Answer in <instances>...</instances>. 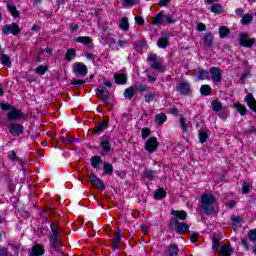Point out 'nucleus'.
Segmentation results:
<instances>
[{
    "label": "nucleus",
    "mask_w": 256,
    "mask_h": 256,
    "mask_svg": "<svg viewBox=\"0 0 256 256\" xmlns=\"http://www.w3.org/2000/svg\"><path fill=\"white\" fill-rule=\"evenodd\" d=\"M242 220L239 217H232V227L233 229H239L241 227Z\"/></svg>",
    "instance_id": "nucleus-36"
},
{
    "label": "nucleus",
    "mask_w": 256,
    "mask_h": 256,
    "mask_svg": "<svg viewBox=\"0 0 256 256\" xmlns=\"http://www.w3.org/2000/svg\"><path fill=\"white\" fill-rule=\"evenodd\" d=\"M48 70L49 68L45 65H40L35 69L37 75H45Z\"/></svg>",
    "instance_id": "nucleus-37"
},
{
    "label": "nucleus",
    "mask_w": 256,
    "mask_h": 256,
    "mask_svg": "<svg viewBox=\"0 0 256 256\" xmlns=\"http://www.w3.org/2000/svg\"><path fill=\"white\" fill-rule=\"evenodd\" d=\"M157 147H159V142L157 141V137H150L145 144V149L148 153H153L157 151Z\"/></svg>",
    "instance_id": "nucleus-8"
},
{
    "label": "nucleus",
    "mask_w": 256,
    "mask_h": 256,
    "mask_svg": "<svg viewBox=\"0 0 256 256\" xmlns=\"http://www.w3.org/2000/svg\"><path fill=\"white\" fill-rule=\"evenodd\" d=\"M220 253L222 256H231V253H233V250H231V246H223L220 249Z\"/></svg>",
    "instance_id": "nucleus-33"
},
{
    "label": "nucleus",
    "mask_w": 256,
    "mask_h": 256,
    "mask_svg": "<svg viewBox=\"0 0 256 256\" xmlns=\"http://www.w3.org/2000/svg\"><path fill=\"white\" fill-rule=\"evenodd\" d=\"M122 3L125 7H133V5L137 4V0H122Z\"/></svg>",
    "instance_id": "nucleus-49"
},
{
    "label": "nucleus",
    "mask_w": 256,
    "mask_h": 256,
    "mask_svg": "<svg viewBox=\"0 0 256 256\" xmlns=\"http://www.w3.org/2000/svg\"><path fill=\"white\" fill-rule=\"evenodd\" d=\"M212 243H213L212 249L214 251H218L219 250V240L214 237V238H212Z\"/></svg>",
    "instance_id": "nucleus-53"
},
{
    "label": "nucleus",
    "mask_w": 256,
    "mask_h": 256,
    "mask_svg": "<svg viewBox=\"0 0 256 256\" xmlns=\"http://www.w3.org/2000/svg\"><path fill=\"white\" fill-rule=\"evenodd\" d=\"M255 38H250L247 34H240L239 43L241 47H247L251 49L255 45Z\"/></svg>",
    "instance_id": "nucleus-6"
},
{
    "label": "nucleus",
    "mask_w": 256,
    "mask_h": 256,
    "mask_svg": "<svg viewBox=\"0 0 256 256\" xmlns=\"http://www.w3.org/2000/svg\"><path fill=\"white\" fill-rule=\"evenodd\" d=\"M249 191H251V186H249V184L247 183H244L242 187V193H244V195H247Z\"/></svg>",
    "instance_id": "nucleus-55"
},
{
    "label": "nucleus",
    "mask_w": 256,
    "mask_h": 256,
    "mask_svg": "<svg viewBox=\"0 0 256 256\" xmlns=\"http://www.w3.org/2000/svg\"><path fill=\"white\" fill-rule=\"evenodd\" d=\"M0 61L2 65H5V67H11V58L7 54H2Z\"/></svg>",
    "instance_id": "nucleus-28"
},
{
    "label": "nucleus",
    "mask_w": 256,
    "mask_h": 256,
    "mask_svg": "<svg viewBox=\"0 0 256 256\" xmlns=\"http://www.w3.org/2000/svg\"><path fill=\"white\" fill-rule=\"evenodd\" d=\"M245 101L252 111L256 113V100L255 97H253V94H247L245 97Z\"/></svg>",
    "instance_id": "nucleus-16"
},
{
    "label": "nucleus",
    "mask_w": 256,
    "mask_h": 256,
    "mask_svg": "<svg viewBox=\"0 0 256 256\" xmlns=\"http://www.w3.org/2000/svg\"><path fill=\"white\" fill-rule=\"evenodd\" d=\"M217 206V198L213 194H203L200 201V207L207 215H211Z\"/></svg>",
    "instance_id": "nucleus-1"
},
{
    "label": "nucleus",
    "mask_w": 256,
    "mask_h": 256,
    "mask_svg": "<svg viewBox=\"0 0 256 256\" xmlns=\"http://www.w3.org/2000/svg\"><path fill=\"white\" fill-rule=\"evenodd\" d=\"M200 92L202 95H209L211 93V86L209 85H202L200 88Z\"/></svg>",
    "instance_id": "nucleus-46"
},
{
    "label": "nucleus",
    "mask_w": 256,
    "mask_h": 256,
    "mask_svg": "<svg viewBox=\"0 0 256 256\" xmlns=\"http://www.w3.org/2000/svg\"><path fill=\"white\" fill-rule=\"evenodd\" d=\"M77 43H81V45H89L93 43V39L89 36H80L76 38Z\"/></svg>",
    "instance_id": "nucleus-21"
},
{
    "label": "nucleus",
    "mask_w": 256,
    "mask_h": 256,
    "mask_svg": "<svg viewBox=\"0 0 256 256\" xmlns=\"http://www.w3.org/2000/svg\"><path fill=\"white\" fill-rule=\"evenodd\" d=\"M52 246L54 251L59 252L61 249V242H59V238L52 239Z\"/></svg>",
    "instance_id": "nucleus-44"
},
{
    "label": "nucleus",
    "mask_w": 256,
    "mask_h": 256,
    "mask_svg": "<svg viewBox=\"0 0 256 256\" xmlns=\"http://www.w3.org/2000/svg\"><path fill=\"white\" fill-rule=\"evenodd\" d=\"M196 81H203L205 79H209V71L201 70L196 74Z\"/></svg>",
    "instance_id": "nucleus-22"
},
{
    "label": "nucleus",
    "mask_w": 256,
    "mask_h": 256,
    "mask_svg": "<svg viewBox=\"0 0 256 256\" xmlns=\"http://www.w3.org/2000/svg\"><path fill=\"white\" fill-rule=\"evenodd\" d=\"M153 99H155V94L154 93L149 92L145 95L146 103H151V101H153Z\"/></svg>",
    "instance_id": "nucleus-51"
},
{
    "label": "nucleus",
    "mask_w": 256,
    "mask_h": 256,
    "mask_svg": "<svg viewBox=\"0 0 256 256\" xmlns=\"http://www.w3.org/2000/svg\"><path fill=\"white\" fill-rule=\"evenodd\" d=\"M180 127L182 128V131L184 133H187V131H189V126H187V122H185V117L180 116Z\"/></svg>",
    "instance_id": "nucleus-40"
},
{
    "label": "nucleus",
    "mask_w": 256,
    "mask_h": 256,
    "mask_svg": "<svg viewBox=\"0 0 256 256\" xmlns=\"http://www.w3.org/2000/svg\"><path fill=\"white\" fill-rule=\"evenodd\" d=\"M198 238H199V233H194V234L191 235L190 241L192 243H195V241H197Z\"/></svg>",
    "instance_id": "nucleus-62"
},
{
    "label": "nucleus",
    "mask_w": 256,
    "mask_h": 256,
    "mask_svg": "<svg viewBox=\"0 0 256 256\" xmlns=\"http://www.w3.org/2000/svg\"><path fill=\"white\" fill-rule=\"evenodd\" d=\"M135 89L138 91H147V86L146 84H135Z\"/></svg>",
    "instance_id": "nucleus-56"
},
{
    "label": "nucleus",
    "mask_w": 256,
    "mask_h": 256,
    "mask_svg": "<svg viewBox=\"0 0 256 256\" xmlns=\"http://www.w3.org/2000/svg\"><path fill=\"white\" fill-rule=\"evenodd\" d=\"M165 197H167V192H165V190L163 188L156 190V192L154 193V198L157 201H159L161 199H165Z\"/></svg>",
    "instance_id": "nucleus-23"
},
{
    "label": "nucleus",
    "mask_w": 256,
    "mask_h": 256,
    "mask_svg": "<svg viewBox=\"0 0 256 256\" xmlns=\"http://www.w3.org/2000/svg\"><path fill=\"white\" fill-rule=\"evenodd\" d=\"M250 241L256 243V230H250L248 233Z\"/></svg>",
    "instance_id": "nucleus-52"
},
{
    "label": "nucleus",
    "mask_w": 256,
    "mask_h": 256,
    "mask_svg": "<svg viewBox=\"0 0 256 256\" xmlns=\"http://www.w3.org/2000/svg\"><path fill=\"white\" fill-rule=\"evenodd\" d=\"M199 139H200V143H205V141H207V132H200L199 133Z\"/></svg>",
    "instance_id": "nucleus-54"
},
{
    "label": "nucleus",
    "mask_w": 256,
    "mask_h": 256,
    "mask_svg": "<svg viewBox=\"0 0 256 256\" xmlns=\"http://www.w3.org/2000/svg\"><path fill=\"white\" fill-rule=\"evenodd\" d=\"M169 33L164 32L162 33V37L158 39L157 45L160 49H165V47H169Z\"/></svg>",
    "instance_id": "nucleus-13"
},
{
    "label": "nucleus",
    "mask_w": 256,
    "mask_h": 256,
    "mask_svg": "<svg viewBox=\"0 0 256 256\" xmlns=\"http://www.w3.org/2000/svg\"><path fill=\"white\" fill-rule=\"evenodd\" d=\"M171 215L174 216L172 219H176V221H185L187 219V212L185 210H172Z\"/></svg>",
    "instance_id": "nucleus-15"
},
{
    "label": "nucleus",
    "mask_w": 256,
    "mask_h": 256,
    "mask_svg": "<svg viewBox=\"0 0 256 256\" xmlns=\"http://www.w3.org/2000/svg\"><path fill=\"white\" fill-rule=\"evenodd\" d=\"M210 75L213 83H221V80L223 79V74H221V69H219L218 67H212L210 69Z\"/></svg>",
    "instance_id": "nucleus-9"
},
{
    "label": "nucleus",
    "mask_w": 256,
    "mask_h": 256,
    "mask_svg": "<svg viewBox=\"0 0 256 256\" xmlns=\"http://www.w3.org/2000/svg\"><path fill=\"white\" fill-rule=\"evenodd\" d=\"M11 135H13V137H19V135H21V133H23V131H25V129L23 128V126L21 124H10V126L8 127Z\"/></svg>",
    "instance_id": "nucleus-11"
},
{
    "label": "nucleus",
    "mask_w": 256,
    "mask_h": 256,
    "mask_svg": "<svg viewBox=\"0 0 256 256\" xmlns=\"http://www.w3.org/2000/svg\"><path fill=\"white\" fill-rule=\"evenodd\" d=\"M97 97L106 105L109 104V101H111V95H109V91L104 86H99L97 88Z\"/></svg>",
    "instance_id": "nucleus-4"
},
{
    "label": "nucleus",
    "mask_w": 256,
    "mask_h": 256,
    "mask_svg": "<svg viewBox=\"0 0 256 256\" xmlns=\"http://www.w3.org/2000/svg\"><path fill=\"white\" fill-rule=\"evenodd\" d=\"M178 91L181 95H190L191 84L187 81L180 82L178 85Z\"/></svg>",
    "instance_id": "nucleus-12"
},
{
    "label": "nucleus",
    "mask_w": 256,
    "mask_h": 256,
    "mask_svg": "<svg viewBox=\"0 0 256 256\" xmlns=\"http://www.w3.org/2000/svg\"><path fill=\"white\" fill-rule=\"evenodd\" d=\"M142 139H147V137H149V135H151V129L149 128H142Z\"/></svg>",
    "instance_id": "nucleus-48"
},
{
    "label": "nucleus",
    "mask_w": 256,
    "mask_h": 256,
    "mask_svg": "<svg viewBox=\"0 0 256 256\" xmlns=\"http://www.w3.org/2000/svg\"><path fill=\"white\" fill-rule=\"evenodd\" d=\"M7 7L12 17H14V19H17V17H19V11H17V7L15 5H8Z\"/></svg>",
    "instance_id": "nucleus-35"
},
{
    "label": "nucleus",
    "mask_w": 256,
    "mask_h": 256,
    "mask_svg": "<svg viewBox=\"0 0 256 256\" xmlns=\"http://www.w3.org/2000/svg\"><path fill=\"white\" fill-rule=\"evenodd\" d=\"M153 25H165V14H163V12L158 13V15L154 18Z\"/></svg>",
    "instance_id": "nucleus-18"
},
{
    "label": "nucleus",
    "mask_w": 256,
    "mask_h": 256,
    "mask_svg": "<svg viewBox=\"0 0 256 256\" xmlns=\"http://www.w3.org/2000/svg\"><path fill=\"white\" fill-rule=\"evenodd\" d=\"M89 179H90L91 185H93V187H96V189H100V190L105 189V184H103V181L97 178V176L90 174Z\"/></svg>",
    "instance_id": "nucleus-14"
},
{
    "label": "nucleus",
    "mask_w": 256,
    "mask_h": 256,
    "mask_svg": "<svg viewBox=\"0 0 256 256\" xmlns=\"http://www.w3.org/2000/svg\"><path fill=\"white\" fill-rule=\"evenodd\" d=\"M23 117H25V114H23V112L15 109V108H12L8 112V120L9 121H19V119H23Z\"/></svg>",
    "instance_id": "nucleus-10"
},
{
    "label": "nucleus",
    "mask_w": 256,
    "mask_h": 256,
    "mask_svg": "<svg viewBox=\"0 0 256 256\" xmlns=\"http://www.w3.org/2000/svg\"><path fill=\"white\" fill-rule=\"evenodd\" d=\"M197 29H198L199 31H205V30L207 29V27L205 26V24L199 23V24L197 25Z\"/></svg>",
    "instance_id": "nucleus-63"
},
{
    "label": "nucleus",
    "mask_w": 256,
    "mask_h": 256,
    "mask_svg": "<svg viewBox=\"0 0 256 256\" xmlns=\"http://www.w3.org/2000/svg\"><path fill=\"white\" fill-rule=\"evenodd\" d=\"M73 73L74 75L85 77L87 75V66L81 62H76L73 64Z\"/></svg>",
    "instance_id": "nucleus-7"
},
{
    "label": "nucleus",
    "mask_w": 256,
    "mask_h": 256,
    "mask_svg": "<svg viewBox=\"0 0 256 256\" xmlns=\"http://www.w3.org/2000/svg\"><path fill=\"white\" fill-rule=\"evenodd\" d=\"M74 57H77V52L75 51V49H69L66 52V59H67V61H72V59Z\"/></svg>",
    "instance_id": "nucleus-41"
},
{
    "label": "nucleus",
    "mask_w": 256,
    "mask_h": 256,
    "mask_svg": "<svg viewBox=\"0 0 256 256\" xmlns=\"http://www.w3.org/2000/svg\"><path fill=\"white\" fill-rule=\"evenodd\" d=\"M107 125H109L107 121H103L102 123H100L98 126H96V133H101L102 131H105V129H107Z\"/></svg>",
    "instance_id": "nucleus-42"
},
{
    "label": "nucleus",
    "mask_w": 256,
    "mask_h": 256,
    "mask_svg": "<svg viewBox=\"0 0 256 256\" xmlns=\"http://www.w3.org/2000/svg\"><path fill=\"white\" fill-rule=\"evenodd\" d=\"M134 95H135V88H133V86H130L124 91L125 99H133Z\"/></svg>",
    "instance_id": "nucleus-27"
},
{
    "label": "nucleus",
    "mask_w": 256,
    "mask_h": 256,
    "mask_svg": "<svg viewBox=\"0 0 256 256\" xmlns=\"http://www.w3.org/2000/svg\"><path fill=\"white\" fill-rule=\"evenodd\" d=\"M204 45L211 47L213 45V34L208 33L204 37Z\"/></svg>",
    "instance_id": "nucleus-31"
},
{
    "label": "nucleus",
    "mask_w": 256,
    "mask_h": 256,
    "mask_svg": "<svg viewBox=\"0 0 256 256\" xmlns=\"http://www.w3.org/2000/svg\"><path fill=\"white\" fill-rule=\"evenodd\" d=\"M222 10L223 8L219 4H213L211 7L212 13H221Z\"/></svg>",
    "instance_id": "nucleus-47"
},
{
    "label": "nucleus",
    "mask_w": 256,
    "mask_h": 256,
    "mask_svg": "<svg viewBox=\"0 0 256 256\" xmlns=\"http://www.w3.org/2000/svg\"><path fill=\"white\" fill-rule=\"evenodd\" d=\"M166 23H175V20L170 15H164V25Z\"/></svg>",
    "instance_id": "nucleus-57"
},
{
    "label": "nucleus",
    "mask_w": 256,
    "mask_h": 256,
    "mask_svg": "<svg viewBox=\"0 0 256 256\" xmlns=\"http://www.w3.org/2000/svg\"><path fill=\"white\" fill-rule=\"evenodd\" d=\"M167 121V116L165 114H157L154 118V123L156 125H163Z\"/></svg>",
    "instance_id": "nucleus-25"
},
{
    "label": "nucleus",
    "mask_w": 256,
    "mask_h": 256,
    "mask_svg": "<svg viewBox=\"0 0 256 256\" xmlns=\"http://www.w3.org/2000/svg\"><path fill=\"white\" fill-rule=\"evenodd\" d=\"M41 255H45V249L41 244H35L32 247V253L30 254V256H41Z\"/></svg>",
    "instance_id": "nucleus-17"
},
{
    "label": "nucleus",
    "mask_w": 256,
    "mask_h": 256,
    "mask_svg": "<svg viewBox=\"0 0 256 256\" xmlns=\"http://www.w3.org/2000/svg\"><path fill=\"white\" fill-rule=\"evenodd\" d=\"M0 256H11V253L6 248H0Z\"/></svg>",
    "instance_id": "nucleus-59"
},
{
    "label": "nucleus",
    "mask_w": 256,
    "mask_h": 256,
    "mask_svg": "<svg viewBox=\"0 0 256 256\" xmlns=\"http://www.w3.org/2000/svg\"><path fill=\"white\" fill-rule=\"evenodd\" d=\"M235 109L238 111V113H240V115H245V113H247V107H245V105L237 102L234 105Z\"/></svg>",
    "instance_id": "nucleus-30"
},
{
    "label": "nucleus",
    "mask_w": 256,
    "mask_h": 256,
    "mask_svg": "<svg viewBox=\"0 0 256 256\" xmlns=\"http://www.w3.org/2000/svg\"><path fill=\"white\" fill-rule=\"evenodd\" d=\"M0 107L3 109V111H11V109H13V107L9 104H1Z\"/></svg>",
    "instance_id": "nucleus-60"
},
{
    "label": "nucleus",
    "mask_w": 256,
    "mask_h": 256,
    "mask_svg": "<svg viewBox=\"0 0 256 256\" xmlns=\"http://www.w3.org/2000/svg\"><path fill=\"white\" fill-rule=\"evenodd\" d=\"M148 63H150V67H152V69H155L156 71H165V66L163 65V63L157 60V54L150 55L148 57Z\"/></svg>",
    "instance_id": "nucleus-3"
},
{
    "label": "nucleus",
    "mask_w": 256,
    "mask_h": 256,
    "mask_svg": "<svg viewBox=\"0 0 256 256\" xmlns=\"http://www.w3.org/2000/svg\"><path fill=\"white\" fill-rule=\"evenodd\" d=\"M156 172L151 170L144 171V177H147V179H153L155 177Z\"/></svg>",
    "instance_id": "nucleus-50"
},
{
    "label": "nucleus",
    "mask_w": 256,
    "mask_h": 256,
    "mask_svg": "<svg viewBox=\"0 0 256 256\" xmlns=\"http://www.w3.org/2000/svg\"><path fill=\"white\" fill-rule=\"evenodd\" d=\"M104 173L106 175L113 174V166L110 163H104Z\"/></svg>",
    "instance_id": "nucleus-45"
},
{
    "label": "nucleus",
    "mask_w": 256,
    "mask_h": 256,
    "mask_svg": "<svg viewBox=\"0 0 256 256\" xmlns=\"http://www.w3.org/2000/svg\"><path fill=\"white\" fill-rule=\"evenodd\" d=\"M51 231L50 239H59V226L57 224H51Z\"/></svg>",
    "instance_id": "nucleus-24"
},
{
    "label": "nucleus",
    "mask_w": 256,
    "mask_h": 256,
    "mask_svg": "<svg viewBox=\"0 0 256 256\" xmlns=\"http://www.w3.org/2000/svg\"><path fill=\"white\" fill-rule=\"evenodd\" d=\"M212 109L213 111H221V109H223V105L218 100H214L212 102Z\"/></svg>",
    "instance_id": "nucleus-43"
},
{
    "label": "nucleus",
    "mask_w": 256,
    "mask_h": 256,
    "mask_svg": "<svg viewBox=\"0 0 256 256\" xmlns=\"http://www.w3.org/2000/svg\"><path fill=\"white\" fill-rule=\"evenodd\" d=\"M169 227H170V229L177 231L181 235H183V233H187V231H189V224H187L185 222H179L177 219H171L170 223H169Z\"/></svg>",
    "instance_id": "nucleus-2"
},
{
    "label": "nucleus",
    "mask_w": 256,
    "mask_h": 256,
    "mask_svg": "<svg viewBox=\"0 0 256 256\" xmlns=\"http://www.w3.org/2000/svg\"><path fill=\"white\" fill-rule=\"evenodd\" d=\"M229 28H227L226 26H222L219 28V36L221 37V39H225L226 37H229Z\"/></svg>",
    "instance_id": "nucleus-29"
},
{
    "label": "nucleus",
    "mask_w": 256,
    "mask_h": 256,
    "mask_svg": "<svg viewBox=\"0 0 256 256\" xmlns=\"http://www.w3.org/2000/svg\"><path fill=\"white\" fill-rule=\"evenodd\" d=\"M2 33L3 35H9L10 33L12 35H17L18 33H21V28H19L17 23L8 24L3 27Z\"/></svg>",
    "instance_id": "nucleus-5"
},
{
    "label": "nucleus",
    "mask_w": 256,
    "mask_h": 256,
    "mask_svg": "<svg viewBox=\"0 0 256 256\" xmlns=\"http://www.w3.org/2000/svg\"><path fill=\"white\" fill-rule=\"evenodd\" d=\"M135 21L138 25H143L145 23V20L141 16H135Z\"/></svg>",
    "instance_id": "nucleus-61"
},
{
    "label": "nucleus",
    "mask_w": 256,
    "mask_h": 256,
    "mask_svg": "<svg viewBox=\"0 0 256 256\" xmlns=\"http://www.w3.org/2000/svg\"><path fill=\"white\" fill-rule=\"evenodd\" d=\"M168 253L170 256H177V253H179V248L177 247V245L172 244L168 248Z\"/></svg>",
    "instance_id": "nucleus-38"
},
{
    "label": "nucleus",
    "mask_w": 256,
    "mask_h": 256,
    "mask_svg": "<svg viewBox=\"0 0 256 256\" xmlns=\"http://www.w3.org/2000/svg\"><path fill=\"white\" fill-rule=\"evenodd\" d=\"M120 29L122 31H128L129 30V20L127 18H122L120 21Z\"/></svg>",
    "instance_id": "nucleus-34"
},
{
    "label": "nucleus",
    "mask_w": 256,
    "mask_h": 256,
    "mask_svg": "<svg viewBox=\"0 0 256 256\" xmlns=\"http://www.w3.org/2000/svg\"><path fill=\"white\" fill-rule=\"evenodd\" d=\"M118 45H119V47H121L123 49V47H125V45H127V41L126 40H118Z\"/></svg>",
    "instance_id": "nucleus-64"
},
{
    "label": "nucleus",
    "mask_w": 256,
    "mask_h": 256,
    "mask_svg": "<svg viewBox=\"0 0 256 256\" xmlns=\"http://www.w3.org/2000/svg\"><path fill=\"white\" fill-rule=\"evenodd\" d=\"M251 21H253V15L245 14L242 17L241 23H242V25H249V23H251Z\"/></svg>",
    "instance_id": "nucleus-39"
},
{
    "label": "nucleus",
    "mask_w": 256,
    "mask_h": 256,
    "mask_svg": "<svg viewBox=\"0 0 256 256\" xmlns=\"http://www.w3.org/2000/svg\"><path fill=\"white\" fill-rule=\"evenodd\" d=\"M121 230H117L115 233V238H114V246H113V251H115V249H117V247H119V243H121Z\"/></svg>",
    "instance_id": "nucleus-26"
},
{
    "label": "nucleus",
    "mask_w": 256,
    "mask_h": 256,
    "mask_svg": "<svg viewBox=\"0 0 256 256\" xmlns=\"http://www.w3.org/2000/svg\"><path fill=\"white\" fill-rule=\"evenodd\" d=\"M91 165L94 169H99L103 165V160L99 156H94L91 158Z\"/></svg>",
    "instance_id": "nucleus-20"
},
{
    "label": "nucleus",
    "mask_w": 256,
    "mask_h": 256,
    "mask_svg": "<svg viewBox=\"0 0 256 256\" xmlns=\"http://www.w3.org/2000/svg\"><path fill=\"white\" fill-rule=\"evenodd\" d=\"M114 79L118 85H125L127 83V74H115Z\"/></svg>",
    "instance_id": "nucleus-19"
},
{
    "label": "nucleus",
    "mask_w": 256,
    "mask_h": 256,
    "mask_svg": "<svg viewBox=\"0 0 256 256\" xmlns=\"http://www.w3.org/2000/svg\"><path fill=\"white\" fill-rule=\"evenodd\" d=\"M101 147L105 153H109L111 151V143L107 139L102 140Z\"/></svg>",
    "instance_id": "nucleus-32"
},
{
    "label": "nucleus",
    "mask_w": 256,
    "mask_h": 256,
    "mask_svg": "<svg viewBox=\"0 0 256 256\" xmlns=\"http://www.w3.org/2000/svg\"><path fill=\"white\" fill-rule=\"evenodd\" d=\"M72 85H85V80L72 79Z\"/></svg>",
    "instance_id": "nucleus-58"
}]
</instances>
